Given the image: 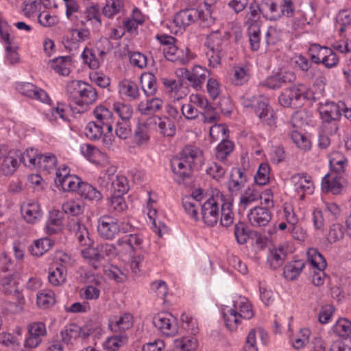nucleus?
Listing matches in <instances>:
<instances>
[{"mask_svg":"<svg viewBox=\"0 0 351 351\" xmlns=\"http://www.w3.org/2000/svg\"><path fill=\"white\" fill-rule=\"evenodd\" d=\"M164 101L160 97H153L139 102L136 111L143 116H151L160 111L163 106Z\"/></svg>","mask_w":351,"mask_h":351,"instance_id":"4be33fe9","label":"nucleus"},{"mask_svg":"<svg viewBox=\"0 0 351 351\" xmlns=\"http://www.w3.org/2000/svg\"><path fill=\"white\" fill-rule=\"evenodd\" d=\"M143 237L138 233L125 234L117 241L122 254H130L143 249Z\"/></svg>","mask_w":351,"mask_h":351,"instance_id":"ddd939ff","label":"nucleus"},{"mask_svg":"<svg viewBox=\"0 0 351 351\" xmlns=\"http://www.w3.org/2000/svg\"><path fill=\"white\" fill-rule=\"evenodd\" d=\"M289 252V245L287 243H280L270 250L269 261L271 266L276 269L282 265Z\"/></svg>","mask_w":351,"mask_h":351,"instance_id":"c756f323","label":"nucleus"},{"mask_svg":"<svg viewBox=\"0 0 351 351\" xmlns=\"http://www.w3.org/2000/svg\"><path fill=\"white\" fill-rule=\"evenodd\" d=\"M154 123L158 127V132L165 137H173L176 133L174 121L167 116L155 117Z\"/></svg>","mask_w":351,"mask_h":351,"instance_id":"c85d7f7f","label":"nucleus"},{"mask_svg":"<svg viewBox=\"0 0 351 351\" xmlns=\"http://www.w3.org/2000/svg\"><path fill=\"white\" fill-rule=\"evenodd\" d=\"M221 218L220 223L222 226L228 227L232 223L234 220V214L232 212V204L227 201L225 196L223 195V205L220 208Z\"/></svg>","mask_w":351,"mask_h":351,"instance_id":"79ce46f5","label":"nucleus"},{"mask_svg":"<svg viewBox=\"0 0 351 351\" xmlns=\"http://www.w3.org/2000/svg\"><path fill=\"white\" fill-rule=\"evenodd\" d=\"M18 90L23 95L43 103L50 101L48 94L32 83L24 82L17 85Z\"/></svg>","mask_w":351,"mask_h":351,"instance_id":"a211bd4d","label":"nucleus"},{"mask_svg":"<svg viewBox=\"0 0 351 351\" xmlns=\"http://www.w3.org/2000/svg\"><path fill=\"white\" fill-rule=\"evenodd\" d=\"M57 158L51 153L40 154L38 157V165L36 167L40 171H45L47 173L56 169L57 165Z\"/></svg>","mask_w":351,"mask_h":351,"instance_id":"4c0bfd02","label":"nucleus"},{"mask_svg":"<svg viewBox=\"0 0 351 351\" xmlns=\"http://www.w3.org/2000/svg\"><path fill=\"white\" fill-rule=\"evenodd\" d=\"M154 326L164 335H174L178 332L176 319L171 314L159 313L153 318Z\"/></svg>","mask_w":351,"mask_h":351,"instance_id":"4468645a","label":"nucleus"},{"mask_svg":"<svg viewBox=\"0 0 351 351\" xmlns=\"http://www.w3.org/2000/svg\"><path fill=\"white\" fill-rule=\"evenodd\" d=\"M165 58L171 62H179L182 64L188 62L190 60L189 49L185 48L184 51L179 49L176 43L169 47L163 49Z\"/></svg>","mask_w":351,"mask_h":351,"instance_id":"cd10ccee","label":"nucleus"},{"mask_svg":"<svg viewBox=\"0 0 351 351\" xmlns=\"http://www.w3.org/2000/svg\"><path fill=\"white\" fill-rule=\"evenodd\" d=\"M128 341L125 334L114 335L108 337L103 343V348L108 351H117Z\"/></svg>","mask_w":351,"mask_h":351,"instance_id":"72a5a7b5","label":"nucleus"},{"mask_svg":"<svg viewBox=\"0 0 351 351\" xmlns=\"http://www.w3.org/2000/svg\"><path fill=\"white\" fill-rule=\"evenodd\" d=\"M50 269L48 275L49 282L53 286H59L66 280V270L63 265H55Z\"/></svg>","mask_w":351,"mask_h":351,"instance_id":"ea45409f","label":"nucleus"},{"mask_svg":"<svg viewBox=\"0 0 351 351\" xmlns=\"http://www.w3.org/2000/svg\"><path fill=\"white\" fill-rule=\"evenodd\" d=\"M55 302V294L51 290H43L37 294V304L41 308H47Z\"/></svg>","mask_w":351,"mask_h":351,"instance_id":"864d4df0","label":"nucleus"},{"mask_svg":"<svg viewBox=\"0 0 351 351\" xmlns=\"http://www.w3.org/2000/svg\"><path fill=\"white\" fill-rule=\"evenodd\" d=\"M86 21H91L96 27H101L102 24L100 9L97 4L92 5L86 8L84 12Z\"/></svg>","mask_w":351,"mask_h":351,"instance_id":"603ef678","label":"nucleus"},{"mask_svg":"<svg viewBox=\"0 0 351 351\" xmlns=\"http://www.w3.org/2000/svg\"><path fill=\"white\" fill-rule=\"evenodd\" d=\"M62 224V215L60 212L53 210L50 212L49 219L46 224V232L49 234L57 233L61 230Z\"/></svg>","mask_w":351,"mask_h":351,"instance_id":"a19ab883","label":"nucleus"},{"mask_svg":"<svg viewBox=\"0 0 351 351\" xmlns=\"http://www.w3.org/2000/svg\"><path fill=\"white\" fill-rule=\"evenodd\" d=\"M83 62L87 64L90 69H97L100 66V59L98 58L93 50L88 47H85L81 54Z\"/></svg>","mask_w":351,"mask_h":351,"instance_id":"5fc2aeb1","label":"nucleus"},{"mask_svg":"<svg viewBox=\"0 0 351 351\" xmlns=\"http://www.w3.org/2000/svg\"><path fill=\"white\" fill-rule=\"evenodd\" d=\"M78 194L85 199L92 202H99L102 199L101 193L91 184L83 182Z\"/></svg>","mask_w":351,"mask_h":351,"instance_id":"c9c22d12","label":"nucleus"},{"mask_svg":"<svg viewBox=\"0 0 351 351\" xmlns=\"http://www.w3.org/2000/svg\"><path fill=\"white\" fill-rule=\"evenodd\" d=\"M21 152L18 150H9L1 158L3 161L0 166V171L5 176L12 175L19 165Z\"/></svg>","mask_w":351,"mask_h":351,"instance_id":"f3484780","label":"nucleus"},{"mask_svg":"<svg viewBox=\"0 0 351 351\" xmlns=\"http://www.w3.org/2000/svg\"><path fill=\"white\" fill-rule=\"evenodd\" d=\"M271 217L272 214L269 209L263 206H255L247 214L248 221L254 228L267 226Z\"/></svg>","mask_w":351,"mask_h":351,"instance_id":"2eb2a0df","label":"nucleus"},{"mask_svg":"<svg viewBox=\"0 0 351 351\" xmlns=\"http://www.w3.org/2000/svg\"><path fill=\"white\" fill-rule=\"evenodd\" d=\"M304 267V263L302 261L289 263L284 268V276L288 280H295L300 276Z\"/></svg>","mask_w":351,"mask_h":351,"instance_id":"a18cd8bd","label":"nucleus"},{"mask_svg":"<svg viewBox=\"0 0 351 351\" xmlns=\"http://www.w3.org/2000/svg\"><path fill=\"white\" fill-rule=\"evenodd\" d=\"M71 58L69 56H60L50 62L51 68L62 75H68L70 73Z\"/></svg>","mask_w":351,"mask_h":351,"instance_id":"e433bc0d","label":"nucleus"},{"mask_svg":"<svg viewBox=\"0 0 351 351\" xmlns=\"http://www.w3.org/2000/svg\"><path fill=\"white\" fill-rule=\"evenodd\" d=\"M241 101L245 108H254L255 114L262 123L270 127L276 126V115L274 110L269 106L267 98L245 93L241 97Z\"/></svg>","mask_w":351,"mask_h":351,"instance_id":"7ed1b4c3","label":"nucleus"},{"mask_svg":"<svg viewBox=\"0 0 351 351\" xmlns=\"http://www.w3.org/2000/svg\"><path fill=\"white\" fill-rule=\"evenodd\" d=\"M27 335L24 341V346L29 349L38 348L47 335L45 324L42 322L30 323L27 326Z\"/></svg>","mask_w":351,"mask_h":351,"instance_id":"9b49d317","label":"nucleus"},{"mask_svg":"<svg viewBox=\"0 0 351 351\" xmlns=\"http://www.w3.org/2000/svg\"><path fill=\"white\" fill-rule=\"evenodd\" d=\"M290 137L295 145L302 150L307 151L311 147V141L297 130L290 132Z\"/></svg>","mask_w":351,"mask_h":351,"instance_id":"052dcab7","label":"nucleus"},{"mask_svg":"<svg viewBox=\"0 0 351 351\" xmlns=\"http://www.w3.org/2000/svg\"><path fill=\"white\" fill-rule=\"evenodd\" d=\"M104 134V128L94 121L89 122L85 128V134L90 140L99 139Z\"/></svg>","mask_w":351,"mask_h":351,"instance_id":"69168bd1","label":"nucleus"},{"mask_svg":"<svg viewBox=\"0 0 351 351\" xmlns=\"http://www.w3.org/2000/svg\"><path fill=\"white\" fill-rule=\"evenodd\" d=\"M231 82L234 85L241 86L250 80L249 70L244 66H234Z\"/></svg>","mask_w":351,"mask_h":351,"instance_id":"8fccbe9b","label":"nucleus"},{"mask_svg":"<svg viewBox=\"0 0 351 351\" xmlns=\"http://www.w3.org/2000/svg\"><path fill=\"white\" fill-rule=\"evenodd\" d=\"M333 330L339 336L347 337L351 334V322L344 318L339 319L333 326Z\"/></svg>","mask_w":351,"mask_h":351,"instance_id":"774afa93","label":"nucleus"},{"mask_svg":"<svg viewBox=\"0 0 351 351\" xmlns=\"http://www.w3.org/2000/svg\"><path fill=\"white\" fill-rule=\"evenodd\" d=\"M318 110L326 133L334 134L338 130L337 122L341 117V108L338 104L326 101L319 104Z\"/></svg>","mask_w":351,"mask_h":351,"instance_id":"39448f33","label":"nucleus"},{"mask_svg":"<svg viewBox=\"0 0 351 351\" xmlns=\"http://www.w3.org/2000/svg\"><path fill=\"white\" fill-rule=\"evenodd\" d=\"M3 291L6 294L19 293L18 281L13 275H8L1 279Z\"/></svg>","mask_w":351,"mask_h":351,"instance_id":"6e6d98bb","label":"nucleus"},{"mask_svg":"<svg viewBox=\"0 0 351 351\" xmlns=\"http://www.w3.org/2000/svg\"><path fill=\"white\" fill-rule=\"evenodd\" d=\"M224 322L230 330L237 329L242 319H250L254 317L251 304L245 297H239L234 301L233 307L223 309Z\"/></svg>","mask_w":351,"mask_h":351,"instance_id":"f03ea898","label":"nucleus"},{"mask_svg":"<svg viewBox=\"0 0 351 351\" xmlns=\"http://www.w3.org/2000/svg\"><path fill=\"white\" fill-rule=\"evenodd\" d=\"M183 207L186 213L193 219L197 220V209L202 204L196 202L193 197H184L182 199Z\"/></svg>","mask_w":351,"mask_h":351,"instance_id":"338daca9","label":"nucleus"},{"mask_svg":"<svg viewBox=\"0 0 351 351\" xmlns=\"http://www.w3.org/2000/svg\"><path fill=\"white\" fill-rule=\"evenodd\" d=\"M23 4V13L27 17L37 14L44 7L40 0H25Z\"/></svg>","mask_w":351,"mask_h":351,"instance_id":"0e129e2a","label":"nucleus"},{"mask_svg":"<svg viewBox=\"0 0 351 351\" xmlns=\"http://www.w3.org/2000/svg\"><path fill=\"white\" fill-rule=\"evenodd\" d=\"M234 148L233 142L226 138L221 139V143L216 147V158L221 161H224L234 150Z\"/></svg>","mask_w":351,"mask_h":351,"instance_id":"09e8293b","label":"nucleus"},{"mask_svg":"<svg viewBox=\"0 0 351 351\" xmlns=\"http://www.w3.org/2000/svg\"><path fill=\"white\" fill-rule=\"evenodd\" d=\"M203 153L194 145L184 146L176 156L171 160V169L174 174V180L179 184L184 183L191 178L193 165L201 163Z\"/></svg>","mask_w":351,"mask_h":351,"instance_id":"f257e3e1","label":"nucleus"},{"mask_svg":"<svg viewBox=\"0 0 351 351\" xmlns=\"http://www.w3.org/2000/svg\"><path fill=\"white\" fill-rule=\"evenodd\" d=\"M21 213L26 222L32 224L39 221L43 216L39 204L32 200L24 202L21 205Z\"/></svg>","mask_w":351,"mask_h":351,"instance_id":"aec40b11","label":"nucleus"},{"mask_svg":"<svg viewBox=\"0 0 351 351\" xmlns=\"http://www.w3.org/2000/svg\"><path fill=\"white\" fill-rule=\"evenodd\" d=\"M224 40L219 31L211 32L206 38L205 46L206 56L208 59V66L216 68L221 64V58L224 56Z\"/></svg>","mask_w":351,"mask_h":351,"instance_id":"1a4fd4ad","label":"nucleus"},{"mask_svg":"<svg viewBox=\"0 0 351 351\" xmlns=\"http://www.w3.org/2000/svg\"><path fill=\"white\" fill-rule=\"evenodd\" d=\"M40 155L36 149H27L23 154H21L19 160L25 166L36 167Z\"/></svg>","mask_w":351,"mask_h":351,"instance_id":"4d7b16f0","label":"nucleus"},{"mask_svg":"<svg viewBox=\"0 0 351 351\" xmlns=\"http://www.w3.org/2000/svg\"><path fill=\"white\" fill-rule=\"evenodd\" d=\"M118 90L120 95L129 101H136L140 98L141 93L138 84L130 80H123L119 83Z\"/></svg>","mask_w":351,"mask_h":351,"instance_id":"a878e982","label":"nucleus"},{"mask_svg":"<svg viewBox=\"0 0 351 351\" xmlns=\"http://www.w3.org/2000/svg\"><path fill=\"white\" fill-rule=\"evenodd\" d=\"M141 84L142 90L147 97L154 95L157 92L156 78L152 73H145L141 75Z\"/></svg>","mask_w":351,"mask_h":351,"instance_id":"f704fd0d","label":"nucleus"},{"mask_svg":"<svg viewBox=\"0 0 351 351\" xmlns=\"http://www.w3.org/2000/svg\"><path fill=\"white\" fill-rule=\"evenodd\" d=\"M74 328L76 330V339H80L83 341H86L90 337L93 335L95 332H97L99 335H101L102 332L100 327L93 328L89 326L80 327L75 324Z\"/></svg>","mask_w":351,"mask_h":351,"instance_id":"bf43d9fd","label":"nucleus"},{"mask_svg":"<svg viewBox=\"0 0 351 351\" xmlns=\"http://www.w3.org/2000/svg\"><path fill=\"white\" fill-rule=\"evenodd\" d=\"M307 97V88L303 84H298L285 89L278 97V102L282 106L289 107L295 105L296 101L306 100Z\"/></svg>","mask_w":351,"mask_h":351,"instance_id":"f8f14e48","label":"nucleus"},{"mask_svg":"<svg viewBox=\"0 0 351 351\" xmlns=\"http://www.w3.org/2000/svg\"><path fill=\"white\" fill-rule=\"evenodd\" d=\"M174 346L180 351H195L198 346V341L194 336L184 337L175 339Z\"/></svg>","mask_w":351,"mask_h":351,"instance_id":"c03bdc74","label":"nucleus"},{"mask_svg":"<svg viewBox=\"0 0 351 351\" xmlns=\"http://www.w3.org/2000/svg\"><path fill=\"white\" fill-rule=\"evenodd\" d=\"M342 189L341 176L335 172H329L322 179V189L325 192H330L337 195Z\"/></svg>","mask_w":351,"mask_h":351,"instance_id":"bb28decb","label":"nucleus"},{"mask_svg":"<svg viewBox=\"0 0 351 351\" xmlns=\"http://www.w3.org/2000/svg\"><path fill=\"white\" fill-rule=\"evenodd\" d=\"M199 20L202 21V26H208L214 23L211 16L205 19L204 12L195 8H187L178 12L174 16L173 23L177 27L185 29Z\"/></svg>","mask_w":351,"mask_h":351,"instance_id":"9d476101","label":"nucleus"},{"mask_svg":"<svg viewBox=\"0 0 351 351\" xmlns=\"http://www.w3.org/2000/svg\"><path fill=\"white\" fill-rule=\"evenodd\" d=\"M329 48L322 47L319 45L314 44L309 49V54L311 60L317 64H321L323 59L326 58Z\"/></svg>","mask_w":351,"mask_h":351,"instance_id":"680f3d73","label":"nucleus"},{"mask_svg":"<svg viewBox=\"0 0 351 351\" xmlns=\"http://www.w3.org/2000/svg\"><path fill=\"white\" fill-rule=\"evenodd\" d=\"M261 193L254 187H248L244 190L239 201V206L241 209L245 210L250 204L260 199Z\"/></svg>","mask_w":351,"mask_h":351,"instance_id":"7c9ffc66","label":"nucleus"},{"mask_svg":"<svg viewBox=\"0 0 351 351\" xmlns=\"http://www.w3.org/2000/svg\"><path fill=\"white\" fill-rule=\"evenodd\" d=\"M72 228L75 232V237L79 244L86 248L82 250L83 257L90 258L93 261V267L97 268L99 267V260L103 258V256L97 252L90 247L93 245V241L89 237V234L86 226L79 221H75L72 225Z\"/></svg>","mask_w":351,"mask_h":351,"instance_id":"6e6552de","label":"nucleus"},{"mask_svg":"<svg viewBox=\"0 0 351 351\" xmlns=\"http://www.w3.org/2000/svg\"><path fill=\"white\" fill-rule=\"evenodd\" d=\"M133 325V316L128 313L112 316L108 322V327L113 332H123L130 329Z\"/></svg>","mask_w":351,"mask_h":351,"instance_id":"6ab92c4d","label":"nucleus"},{"mask_svg":"<svg viewBox=\"0 0 351 351\" xmlns=\"http://www.w3.org/2000/svg\"><path fill=\"white\" fill-rule=\"evenodd\" d=\"M248 36L252 50L257 51L261 46V29L259 25L248 27Z\"/></svg>","mask_w":351,"mask_h":351,"instance_id":"13d9d810","label":"nucleus"},{"mask_svg":"<svg viewBox=\"0 0 351 351\" xmlns=\"http://www.w3.org/2000/svg\"><path fill=\"white\" fill-rule=\"evenodd\" d=\"M51 246L52 242L49 238L39 239L31 245L30 252L32 255L40 256L49 250Z\"/></svg>","mask_w":351,"mask_h":351,"instance_id":"49530a36","label":"nucleus"},{"mask_svg":"<svg viewBox=\"0 0 351 351\" xmlns=\"http://www.w3.org/2000/svg\"><path fill=\"white\" fill-rule=\"evenodd\" d=\"M82 155L92 163L104 165L108 162V156L97 147L90 144H84L80 147Z\"/></svg>","mask_w":351,"mask_h":351,"instance_id":"412c9836","label":"nucleus"},{"mask_svg":"<svg viewBox=\"0 0 351 351\" xmlns=\"http://www.w3.org/2000/svg\"><path fill=\"white\" fill-rule=\"evenodd\" d=\"M190 102L204 110L202 114L204 117V122L212 123L215 121L217 115L214 113V108L209 105L205 97L198 94L191 95Z\"/></svg>","mask_w":351,"mask_h":351,"instance_id":"393cba45","label":"nucleus"},{"mask_svg":"<svg viewBox=\"0 0 351 351\" xmlns=\"http://www.w3.org/2000/svg\"><path fill=\"white\" fill-rule=\"evenodd\" d=\"M132 227L129 223L119 224L117 219L110 215H103L97 221L99 236L110 241L114 239L120 232L125 234L130 232Z\"/></svg>","mask_w":351,"mask_h":351,"instance_id":"0eeeda50","label":"nucleus"},{"mask_svg":"<svg viewBox=\"0 0 351 351\" xmlns=\"http://www.w3.org/2000/svg\"><path fill=\"white\" fill-rule=\"evenodd\" d=\"M261 6L262 14L265 19L269 21H277L281 18L280 8H278L276 3L267 1Z\"/></svg>","mask_w":351,"mask_h":351,"instance_id":"37998d69","label":"nucleus"},{"mask_svg":"<svg viewBox=\"0 0 351 351\" xmlns=\"http://www.w3.org/2000/svg\"><path fill=\"white\" fill-rule=\"evenodd\" d=\"M186 77L191 86L195 89L201 88L209 75V71L199 65L195 66L191 71L186 70Z\"/></svg>","mask_w":351,"mask_h":351,"instance_id":"b1692460","label":"nucleus"},{"mask_svg":"<svg viewBox=\"0 0 351 351\" xmlns=\"http://www.w3.org/2000/svg\"><path fill=\"white\" fill-rule=\"evenodd\" d=\"M291 182L295 187V191L303 199L305 194H312L314 184L311 177L306 173H295L291 177Z\"/></svg>","mask_w":351,"mask_h":351,"instance_id":"dca6fc26","label":"nucleus"},{"mask_svg":"<svg viewBox=\"0 0 351 351\" xmlns=\"http://www.w3.org/2000/svg\"><path fill=\"white\" fill-rule=\"evenodd\" d=\"M307 256L308 262L315 269L324 270L326 268V260L316 249H309L307 252Z\"/></svg>","mask_w":351,"mask_h":351,"instance_id":"de8ad7c7","label":"nucleus"},{"mask_svg":"<svg viewBox=\"0 0 351 351\" xmlns=\"http://www.w3.org/2000/svg\"><path fill=\"white\" fill-rule=\"evenodd\" d=\"M82 183V180L75 175L62 178L61 181L60 180L56 181V185L61 186L62 190L66 192L77 191L78 193Z\"/></svg>","mask_w":351,"mask_h":351,"instance_id":"473e14b6","label":"nucleus"},{"mask_svg":"<svg viewBox=\"0 0 351 351\" xmlns=\"http://www.w3.org/2000/svg\"><path fill=\"white\" fill-rule=\"evenodd\" d=\"M246 182L247 178L244 172L241 169H234L228 182L229 191L231 193L239 191L244 186Z\"/></svg>","mask_w":351,"mask_h":351,"instance_id":"2f4dec72","label":"nucleus"},{"mask_svg":"<svg viewBox=\"0 0 351 351\" xmlns=\"http://www.w3.org/2000/svg\"><path fill=\"white\" fill-rule=\"evenodd\" d=\"M223 194L217 189L213 190L211 195L201 205L203 221L208 226H214L219 219L220 208L223 205Z\"/></svg>","mask_w":351,"mask_h":351,"instance_id":"423d86ee","label":"nucleus"},{"mask_svg":"<svg viewBox=\"0 0 351 351\" xmlns=\"http://www.w3.org/2000/svg\"><path fill=\"white\" fill-rule=\"evenodd\" d=\"M123 6L121 0H106V5L102 10V14L105 16L112 19L121 11Z\"/></svg>","mask_w":351,"mask_h":351,"instance_id":"3c124183","label":"nucleus"},{"mask_svg":"<svg viewBox=\"0 0 351 351\" xmlns=\"http://www.w3.org/2000/svg\"><path fill=\"white\" fill-rule=\"evenodd\" d=\"M66 89L70 99L80 106L92 104L97 99L95 88L82 81H71Z\"/></svg>","mask_w":351,"mask_h":351,"instance_id":"20e7f679","label":"nucleus"},{"mask_svg":"<svg viewBox=\"0 0 351 351\" xmlns=\"http://www.w3.org/2000/svg\"><path fill=\"white\" fill-rule=\"evenodd\" d=\"M329 164L330 166V172H335L339 175L344 172L348 164V160L342 154L334 152L330 156Z\"/></svg>","mask_w":351,"mask_h":351,"instance_id":"58836bf2","label":"nucleus"},{"mask_svg":"<svg viewBox=\"0 0 351 351\" xmlns=\"http://www.w3.org/2000/svg\"><path fill=\"white\" fill-rule=\"evenodd\" d=\"M113 109L121 119V121H129L132 116L133 108L130 104L122 102H114L113 104Z\"/></svg>","mask_w":351,"mask_h":351,"instance_id":"e2e57ef3","label":"nucleus"},{"mask_svg":"<svg viewBox=\"0 0 351 351\" xmlns=\"http://www.w3.org/2000/svg\"><path fill=\"white\" fill-rule=\"evenodd\" d=\"M95 122L101 127L106 128L108 133L111 134L113 130L114 118L112 112L104 106H99L93 111Z\"/></svg>","mask_w":351,"mask_h":351,"instance_id":"5701e85b","label":"nucleus"}]
</instances>
